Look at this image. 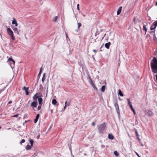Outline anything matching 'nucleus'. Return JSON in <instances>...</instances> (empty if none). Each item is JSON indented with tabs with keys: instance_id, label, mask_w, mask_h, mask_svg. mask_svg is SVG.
<instances>
[{
	"instance_id": "f257e3e1",
	"label": "nucleus",
	"mask_w": 157,
	"mask_h": 157,
	"mask_svg": "<svg viewBox=\"0 0 157 157\" xmlns=\"http://www.w3.org/2000/svg\"><path fill=\"white\" fill-rule=\"evenodd\" d=\"M151 66L153 72L157 73V59L155 57L151 60Z\"/></svg>"
},
{
	"instance_id": "f03ea898",
	"label": "nucleus",
	"mask_w": 157,
	"mask_h": 157,
	"mask_svg": "<svg viewBox=\"0 0 157 157\" xmlns=\"http://www.w3.org/2000/svg\"><path fill=\"white\" fill-rule=\"evenodd\" d=\"M106 126V124L105 122H104L98 126V129L99 132L101 133H104L105 130Z\"/></svg>"
},
{
	"instance_id": "7ed1b4c3",
	"label": "nucleus",
	"mask_w": 157,
	"mask_h": 157,
	"mask_svg": "<svg viewBox=\"0 0 157 157\" xmlns=\"http://www.w3.org/2000/svg\"><path fill=\"white\" fill-rule=\"evenodd\" d=\"M7 32L8 34L11 36V39L13 40H14L15 38L13 35V32L11 30V29L10 28H7Z\"/></svg>"
},
{
	"instance_id": "20e7f679",
	"label": "nucleus",
	"mask_w": 157,
	"mask_h": 157,
	"mask_svg": "<svg viewBox=\"0 0 157 157\" xmlns=\"http://www.w3.org/2000/svg\"><path fill=\"white\" fill-rule=\"evenodd\" d=\"M157 26V20L155 21L150 27V29L152 30L155 29Z\"/></svg>"
},
{
	"instance_id": "39448f33",
	"label": "nucleus",
	"mask_w": 157,
	"mask_h": 157,
	"mask_svg": "<svg viewBox=\"0 0 157 157\" xmlns=\"http://www.w3.org/2000/svg\"><path fill=\"white\" fill-rule=\"evenodd\" d=\"M37 101H34L32 102L31 104V106L34 108H36L37 107Z\"/></svg>"
},
{
	"instance_id": "423d86ee",
	"label": "nucleus",
	"mask_w": 157,
	"mask_h": 157,
	"mask_svg": "<svg viewBox=\"0 0 157 157\" xmlns=\"http://www.w3.org/2000/svg\"><path fill=\"white\" fill-rule=\"evenodd\" d=\"M147 114L150 117L154 115V113L150 110H147Z\"/></svg>"
},
{
	"instance_id": "0eeeda50",
	"label": "nucleus",
	"mask_w": 157,
	"mask_h": 157,
	"mask_svg": "<svg viewBox=\"0 0 157 157\" xmlns=\"http://www.w3.org/2000/svg\"><path fill=\"white\" fill-rule=\"evenodd\" d=\"M29 88H26L25 86H24L22 89L23 90H24L25 91L26 94V95H28L29 93L28 92Z\"/></svg>"
},
{
	"instance_id": "6e6552de",
	"label": "nucleus",
	"mask_w": 157,
	"mask_h": 157,
	"mask_svg": "<svg viewBox=\"0 0 157 157\" xmlns=\"http://www.w3.org/2000/svg\"><path fill=\"white\" fill-rule=\"evenodd\" d=\"M39 117H40V114H37L36 116L35 119H34V122L35 123H36L37 122Z\"/></svg>"
},
{
	"instance_id": "1a4fd4ad",
	"label": "nucleus",
	"mask_w": 157,
	"mask_h": 157,
	"mask_svg": "<svg viewBox=\"0 0 157 157\" xmlns=\"http://www.w3.org/2000/svg\"><path fill=\"white\" fill-rule=\"evenodd\" d=\"M13 20L12 21V24L13 25H15V26H17L18 25V24L17 23V21L15 18H13Z\"/></svg>"
},
{
	"instance_id": "9d476101",
	"label": "nucleus",
	"mask_w": 157,
	"mask_h": 157,
	"mask_svg": "<svg viewBox=\"0 0 157 157\" xmlns=\"http://www.w3.org/2000/svg\"><path fill=\"white\" fill-rule=\"evenodd\" d=\"M39 97L37 95V93L35 94L33 97V100L34 101H37V98H39Z\"/></svg>"
},
{
	"instance_id": "9b49d317",
	"label": "nucleus",
	"mask_w": 157,
	"mask_h": 157,
	"mask_svg": "<svg viewBox=\"0 0 157 157\" xmlns=\"http://www.w3.org/2000/svg\"><path fill=\"white\" fill-rule=\"evenodd\" d=\"M111 43L110 42H109L108 43H106L105 44V46L106 48L107 49H109V46L111 44Z\"/></svg>"
},
{
	"instance_id": "f8f14e48",
	"label": "nucleus",
	"mask_w": 157,
	"mask_h": 157,
	"mask_svg": "<svg viewBox=\"0 0 157 157\" xmlns=\"http://www.w3.org/2000/svg\"><path fill=\"white\" fill-rule=\"evenodd\" d=\"M122 9V6H120L119 7V8H118V9L117 11V15H119L120 14L121 12V11Z\"/></svg>"
},
{
	"instance_id": "ddd939ff",
	"label": "nucleus",
	"mask_w": 157,
	"mask_h": 157,
	"mask_svg": "<svg viewBox=\"0 0 157 157\" xmlns=\"http://www.w3.org/2000/svg\"><path fill=\"white\" fill-rule=\"evenodd\" d=\"M10 61L12 62L13 64V65L14 64L15 62L13 59H12V57H10L8 60V62H10Z\"/></svg>"
},
{
	"instance_id": "4468645a",
	"label": "nucleus",
	"mask_w": 157,
	"mask_h": 157,
	"mask_svg": "<svg viewBox=\"0 0 157 157\" xmlns=\"http://www.w3.org/2000/svg\"><path fill=\"white\" fill-rule=\"evenodd\" d=\"M88 78L90 80V84L92 86L93 85H94V84L93 83V81L92 80L90 76V75L88 76Z\"/></svg>"
},
{
	"instance_id": "2eb2a0df",
	"label": "nucleus",
	"mask_w": 157,
	"mask_h": 157,
	"mask_svg": "<svg viewBox=\"0 0 157 157\" xmlns=\"http://www.w3.org/2000/svg\"><path fill=\"white\" fill-rule=\"evenodd\" d=\"M108 137L109 139L110 140H113L114 138V136L110 134L108 135Z\"/></svg>"
},
{
	"instance_id": "dca6fc26",
	"label": "nucleus",
	"mask_w": 157,
	"mask_h": 157,
	"mask_svg": "<svg viewBox=\"0 0 157 157\" xmlns=\"http://www.w3.org/2000/svg\"><path fill=\"white\" fill-rule=\"evenodd\" d=\"M118 94L120 96H121V97H123L124 96L123 94L122 93L121 91V90L120 89H119L118 90Z\"/></svg>"
},
{
	"instance_id": "f3484780",
	"label": "nucleus",
	"mask_w": 157,
	"mask_h": 157,
	"mask_svg": "<svg viewBox=\"0 0 157 157\" xmlns=\"http://www.w3.org/2000/svg\"><path fill=\"white\" fill-rule=\"evenodd\" d=\"M38 100L39 102V104L40 105L42 104V102L43 101L42 98L41 97H39V98H38Z\"/></svg>"
},
{
	"instance_id": "a211bd4d",
	"label": "nucleus",
	"mask_w": 157,
	"mask_h": 157,
	"mask_svg": "<svg viewBox=\"0 0 157 157\" xmlns=\"http://www.w3.org/2000/svg\"><path fill=\"white\" fill-rule=\"evenodd\" d=\"M13 29L14 31V33H17V34H18V29L17 28L15 27H14L13 28Z\"/></svg>"
},
{
	"instance_id": "6ab92c4d",
	"label": "nucleus",
	"mask_w": 157,
	"mask_h": 157,
	"mask_svg": "<svg viewBox=\"0 0 157 157\" xmlns=\"http://www.w3.org/2000/svg\"><path fill=\"white\" fill-rule=\"evenodd\" d=\"M147 25H143V29L144 31H145V34L147 32V29L146 27V26Z\"/></svg>"
},
{
	"instance_id": "aec40b11",
	"label": "nucleus",
	"mask_w": 157,
	"mask_h": 157,
	"mask_svg": "<svg viewBox=\"0 0 157 157\" xmlns=\"http://www.w3.org/2000/svg\"><path fill=\"white\" fill-rule=\"evenodd\" d=\"M105 85H103L102 86L101 90L102 92H104L105 90Z\"/></svg>"
},
{
	"instance_id": "412c9836",
	"label": "nucleus",
	"mask_w": 157,
	"mask_h": 157,
	"mask_svg": "<svg viewBox=\"0 0 157 157\" xmlns=\"http://www.w3.org/2000/svg\"><path fill=\"white\" fill-rule=\"evenodd\" d=\"M127 100L128 101V104L129 105V107H131V106H132V102H131L129 99H127Z\"/></svg>"
},
{
	"instance_id": "4be33fe9",
	"label": "nucleus",
	"mask_w": 157,
	"mask_h": 157,
	"mask_svg": "<svg viewBox=\"0 0 157 157\" xmlns=\"http://www.w3.org/2000/svg\"><path fill=\"white\" fill-rule=\"evenodd\" d=\"M31 146L28 144L25 147V148L27 150L30 149L31 148Z\"/></svg>"
},
{
	"instance_id": "5701e85b",
	"label": "nucleus",
	"mask_w": 157,
	"mask_h": 157,
	"mask_svg": "<svg viewBox=\"0 0 157 157\" xmlns=\"http://www.w3.org/2000/svg\"><path fill=\"white\" fill-rule=\"evenodd\" d=\"M117 100H116V102H115L114 104V106L115 108L119 107L117 103Z\"/></svg>"
},
{
	"instance_id": "b1692460",
	"label": "nucleus",
	"mask_w": 157,
	"mask_h": 157,
	"mask_svg": "<svg viewBox=\"0 0 157 157\" xmlns=\"http://www.w3.org/2000/svg\"><path fill=\"white\" fill-rule=\"evenodd\" d=\"M57 102V101L55 99H53L52 101V103L54 105H55Z\"/></svg>"
},
{
	"instance_id": "393cba45",
	"label": "nucleus",
	"mask_w": 157,
	"mask_h": 157,
	"mask_svg": "<svg viewBox=\"0 0 157 157\" xmlns=\"http://www.w3.org/2000/svg\"><path fill=\"white\" fill-rule=\"evenodd\" d=\"M42 67H41L40 69V71L39 72L38 75V77H40V74L42 72Z\"/></svg>"
},
{
	"instance_id": "a878e982",
	"label": "nucleus",
	"mask_w": 157,
	"mask_h": 157,
	"mask_svg": "<svg viewBox=\"0 0 157 157\" xmlns=\"http://www.w3.org/2000/svg\"><path fill=\"white\" fill-rule=\"evenodd\" d=\"M45 73H44L43 75V77L42 78V82H44L45 80Z\"/></svg>"
},
{
	"instance_id": "bb28decb",
	"label": "nucleus",
	"mask_w": 157,
	"mask_h": 157,
	"mask_svg": "<svg viewBox=\"0 0 157 157\" xmlns=\"http://www.w3.org/2000/svg\"><path fill=\"white\" fill-rule=\"evenodd\" d=\"M131 109L133 111V112L134 114H136V112L134 109L133 108L132 106H131V107H130Z\"/></svg>"
},
{
	"instance_id": "cd10ccee",
	"label": "nucleus",
	"mask_w": 157,
	"mask_h": 157,
	"mask_svg": "<svg viewBox=\"0 0 157 157\" xmlns=\"http://www.w3.org/2000/svg\"><path fill=\"white\" fill-rule=\"evenodd\" d=\"M116 111L117 113V114H118V115H119L120 114V111H119V108L117 107V108H116Z\"/></svg>"
},
{
	"instance_id": "c85d7f7f",
	"label": "nucleus",
	"mask_w": 157,
	"mask_h": 157,
	"mask_svg": "<svg viewBox=\"0 0 157 157\" xmlns=\"http://www.w3.org/2000/svg\"><path fill=\"white\" fill-rule=\"evenodd\" d=\"M30 143L31 144V146L32 147L33 146V140H29Z\"/></svg>"
},
{
	"instance_id": "c756f323",
	"label": "nucleus",
	"mask_w": 157,
	"mask_h": 157,
	"mask_svg": "<svg viewBox=\"0 0 157 157\" xmlns=\"http://www.w3.org/2000/svg\"><path fill=\"white\" fill-rule=\"evenodd\" d=\"M135 133L136 134V137H139V134L138 133V132L137 131V130L136 129H135Z\"/></svg>"
},
{
	"instance_id": "7c9ffc66",
	"label": "nucleus",
	"mask_w": 157,
	"mask_h": 157,
	"mask_svg": "<svg viewBox=\"0 0 157 157\" xmlns=\"http://www.w3.org/2000/svg\"><path fill=\"white\" fill-rule=\"evenodd\" d=\"M114 154L116 156H118L119 155L117 151H114Z\"/></svg>"
},
{
	"instance_id": "2f4dec72",
	"label": "nucleus",
	"mask_w": 157,
	"mask_h": 157,
	"mask_svg": "<svg viewBox=\"0 0 157 157\" xmlns=\"http://www.w3.org/2000/svg\"><path fill=\"white\" fill-rule=\"evenodd\" d=\"M41 105H42V104H40V105L39 104V105L38 107V108H37V110H40V109L41 107Z\"/></svg>"
},
{
	"instance_id": "473e14b6",
	"label": "nucleus",
	"mask_w": 157,
	"mask_h": 157,
	"mask_svg": "<svg viewBox=\"0 0 157 157\" xmlns=\"http://www.w3.org/2000/svg\"><path fill=\"white\" fill-rule=\"evenodd\" d=\"M78 29H79L80 27L82 26V24L80 23H78Z\"/></svg>"
},
{
	"instance_id": "72a5a7b5",
	"label": "nucleus",
	"mask_w": 157,
	"mask_h": 157,
	"mask_svg": "<svg viewBox=\"0 0 157 157\" xmlns=\"http://www.w3.org/2000/svg\"><path fill=\"white\" fill-rule=\"evenodd\" d=\"M67 101H66L65 102V105L64 107V108H63V109H64V110L66 108V107L67 106Z\"/></svg>"
},
{
	"instance_id": "f704fd0d",
	"label": "nucleus",
	"mask_w": 157,
	"mask_h": 157,
	"mask_svg": "<svg viewBox=\"0 0 157 157\" xmlns=\"http://www.w3.org/2000/svg\"><path fill=\"white\" fill-rule=\"evenodd\" d=\"M94 88V89L96 90H98V89L96 86H95V84L94 85L92 86Z\"/></svg>"
},
{
	"instance_id": "c9c22d12",
	"label": "nucleus",
	"mask_w": 157,
	"mask_h": 157,
	"mask_svg": "<svg viewBox=\"0 0 157 157\" xmlns=\"http://www.w3.org/2000/svg\"><path fill=\"white\" fill-rule=\"evenodd\" d=\"M25 141V140L23 139L21 140V141L20 142V144H22V143H24Z\"/></svg>"
},
{
	"instance_id": "e433bc0d",
	"label": "nucleus",
	"mask_w": 157,
	"mask_h": 157,
	"mask_svg": "<svg viewBox=\"0 0 157 157\" xmlns=\"http://www.w3.org/2000/svg\"><path fill=\"white\" fill-rule=\"evenodd\" d=\"M58 18V17L57 16H56L55 18H54V20H53V21H57V19Z\"/></svg>"
},
{
	"instance_id": "4c0bfd02",
	"label": "nucleus",
	"mask_w": 157,
	"mask_h": 157,
	"mask_svg": "<svg viewBox=\"0 0 157 157\" xmlns=\"http://www.w3.org/2000/svg\"><path fill=\"white\" fill-rule=\"evenodd\" d=\"M77 10L78 11H79L80 10V9H79V4H78L77 5Z\"/></svg>"
},
{
	"instance_id": "58836bf2",
	"label": "nucleus",
	"mask_w": 157,
	"mask_h": 157,
	"mask_svg": "<svg viewBox=\"0 0 157 157\" xmlns=\"http://www.w3.org/2000/svg\"><path fill=\"white\" fill-rule=\"evenodd\" d=\"M135 153L136 154V155L138 157H141V156H140L139 155V154L136 152L135 151Z\"/></svg>"
},
{
	"instance_id": "ea45409f",
	"label": "nucleus",
	"mask_w": 157,
	"mask_h": 157,
	"mask_svg": "<svg viewBox=\"0 0 157 157\" xmlns=\"http://www.w3.org/2000/svg\"><path fill=\"white\" fill-rule=\"evenodd\" d=\"M70 105V103L69 102H67V106H69Z\"/></svg>"
},
{
	"instance_id": "a19ab883",
	"label": "nucleus",
	"mask_w": 157,
	"mask_h": 157,
	"mask_svg": "<svg viewBox=\"0 0 157 157\" xmlns=\"http://www.w3.org/2000/svg\"><path fill=\"white\" fill-rule=\"evenodd\" d=\"M12 102V101H9L8 102L7 105H8V104H11V103Z\"/></svg>"
},
{
	"instance_id": "79ce46f5",
	"label": "nucleus",
	"mask_w": 157,
	"mask_h": 157,
	"mask_svg": "<svg viewBox=\"0 0 157 157\" xmlns=\"http://www.w3.org/2000/svg\"><path fill=\"white\" fill-rule=\"evenodd\" d=\"M95 123L94 122H92V125L93 126H94L95 125Z\"/></svg>"
},
{
	"instance_id": "37998d69",
	"label": "nucleus",
	"mask_w": 157,
	"mask_h": 157,
	"mask_svg": "<svg viewBox=\"0 0 157 157\" xmlns=\"http://www.w3.org/2000/svg\"><path fill=\"white\" fill-rule=\"evenodd\" d=\"M18 116V114H16L15 115H14L13 117H17Z\"/></svg>"
},
{
	"instance_id": "c03bdc74",
	"label": "nucleus",
	"mask_w": 157,
	"mask_h": 157,
	"mask_svg": "<svg viewBox=\"0 0 157 157\" xmlns=\"http://www.w3.org/2000/svg\"><path fill=\"white\" fill-rule=\"evenodd\" d=\"M93 51L95 53H96V52H97V50H95V49H94V50H93Z\"/></svg>"
},
{
	"instance_id": "a18cd8bd",
	"label": "nucleus",
	"mask_w": 157,
	"mask_h": 157,
	"mask_svg": "<svg viewBox=\"0 0 157 157\" xmlns=\"http://www.w3.org/2000/svg\"><path fill=\"white\" fill-rule=\"evenodd\" d=\"M51 114H52L53 113V110L52 109H51Z\"/></svg>"
},
{
	"instance_id": "49530a36",
	"label": "nucleus",
	"mask_w": 157,
	"mask_h": 157,
	"mask_svg": "<svg viewBox=\"0 0 157 157\" xmlns=\"http://www.w3.org/2000/svg\"><path fill=\"white\" fill-rule=\"evenodd\" d=\"M27 121H25V122H24L23 123V125H24L27 122Z\"/></svg>"
},
{
	"instance_id": "de8ad7c7",
	"label": "nucleus",
	"mask_w": 157,
	"mask_h": 157,
	"mask_svg": "<svg viewBox=\"0 0 157 157\" xmlns=\"http://www.w3.org/2000/svg\"><path fill=\"white\" fill-rule=\"evenodd\" d=\"M154 32H155V30L153 31H151L150 32V33H152V32L154 33Z\"/></svg>"
},
{
	"instance_id": "09e8293b",
	"label": "nucleus",
	"mask_w": 157,
	"mask_h": 157,
	"mask_svg": "<svg viewBox=\"0 0 157 157\" xmlns=\"http://www.w3.org/2000/svg\"><path fill=\"white\" fill-rule=\"evenodd\" d=\"M137 137L139 140H140V138H139V137Z\"/></svg>"
},
{
	"instance_id": "8fccbe9b",
	"label": "nucleus",
	"mask_w": 157,
	"mask_h": 157,
	"mask_svg": "<svg viewBox=\"0 0 157 157\" xmlns=\"http://www.w3.org/2000/svg\"><path fill=\"white\" fill-rule=\"evenodd\" d=\"M0 36L1 37V38H2V33H0Z\"/></svg>"
},
{
	"instance_id": "3c124183",
	"label": "nucleus",
	"mask_w": 157,
	"mask_h": 157,
	"mask_svg": "<svg viewBox=\"0 0 157 157\" xmlns=\"http://www.w3.org/2000/svg\"><path fill=\"white\" fill-rule=\"evenodd\" d=\"M155 76H156V79L157 80V74L155 75Z\"/></svg>"
},
{
	"instance_id": "603ef678",
	"label": "nucleus",
	"mask_w": 157,
	"mask_h": 157,
	"mask_svg": "<svg viewBox=\"0 0 157 157\" xmlns=\"http://www.w3.org/2000/svg\"><path fill=\"white\" fill-rule=\"evenodd\" d=\"M3 91V90H0V93L2 92V91Z\"/></svg>"
},
{
	"instance_id": "864d4df0",
	"label": "nucleus",
	"mask_w": 157,
	"mask_h": 157,
	"mask_svg": "<svg viewBox=\"0 0 157 157\" xmlns=\"http://www.w3.org/2000/svg\"><path fill=\"white\" fill-rule=\"evenodd\" d=\"M155 5L157 6V1L156 2Z\"/></svg>"
},
{
	"instance_id": "5fc2aeb1",
	"label": "nucleus",
	"mask_w": 157,
	"mask_h": 157,
	"mask_svg": "<svg viewBox=\"0 0 157 157\" xmlns=\"http://www.w3.org/2000/svg\"><path fill=\"white\" fill-rule=\"evenodd\" d=\"M1 128H2V127L1 126H0V129H1Z\"/></svg>"
},
{
	"instance_id": "6e6d98bb",
	"label": "nucleus",
	"mask_w": 157,
	"mask_h": 157,
	"mask_svg": "<svg viewBox=\"0 0 157 157\" xmlns=\"http://www.w3.org/2000/svg\"><path fill=\"white\" fill-rule=\"evenodd\" d=\"M84 155H86V154H84Z\"/></svg>"
},
{
	"instance_id": "4d7b16f0",
	"label": "nucleus",
	"mask_w": 157,
	"mask_h": 157,
	"mask_svg": "<svg viewBox=\"0 0 157 157\" xmlns=\"http://www.w3.org/2000/svg\"><path fill=\"white\" fill-rule=\"evenodd\" d=\"M66 37H67V34H66Z\"/></svg>"
},
{
	"instance_id": "13d9d810",
	"label": "nucleus",
	"mask_w": 157,
	"mask_h": 157,
	"mask_svg": "<svg viewBox=\"0 0 157 157\" xmlns=\"http://www.w3.org/2000/svg\"><path fill=\"white\" fill-rule=\"evenodd\" d=\"M102 46H101V48H102Z\"/></svg>"
},
{
	"instance_id": "bf43d9fd",
	"label": "nucleus",
	"mask_w": 157,
	"mask_h": 157,
	"mask_svg": "<svg viewBox=\"0 0 157 157\" xmlns=\"http://www.w3.org/2000/svg\"><path fill=\"white\" fill-rule=\"evenodd\" d=\"M141 145H142V146H143V144H141Z\"/></svg>"
}]
</instances>
